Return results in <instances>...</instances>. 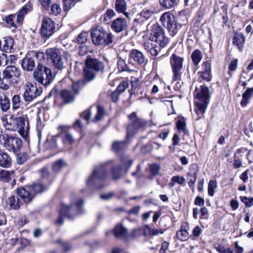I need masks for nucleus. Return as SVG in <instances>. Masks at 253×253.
<instances>
[{"mask_svg":"<svg viewBox=\"0 0 253 253\" xmlns=\"http://www.w3.org/2000/svg\"><path fill=\"white\" fill-rule=\"evenodd\" d=\"M84 203L83 199H80L76 202L71 201L70 205L62 203L59 217L55 220V223L57 225H62L64 223V217L72 220L77 215L83 213Z\"/></svg>","mask_w":253,"mask_h":253,"instance_id":"obj_1","label":"nucleus"},{"mask_svg":"<svg viewBox=\"0 0 253 253\" xmlns=\"http://www.w3.org/2000/svg\"><path fill=\"white\" fill-rule=\"evenodd\" d=\"M2 122L5 128L8 130L17 131L19 134L25 139H27L29 126L25 124V120L23 117L14 118L12 115H6L2 117Z\"/></svg>","mask_w":253,"mask_h":253,"instance_id":"obj_2","label":"nucleus"},{"mask_svg":"<svg viewBox=\"0 0 253 253\" xmlns=\"http://www.w3.org/2000/svg\"><path fill=\"white\" fill-rule=\"evenodd\" d=\"M113 162V160H110L95 167L86 180L87 186L90 188L102 189L104 187V181L107 177V166Z\"/></svg>","mask_w":253,"mask_h":253,"instance_id":"obj_3","label":"nucleus"},{"mask_svg":"<svg viewBox=\"0 0 253 253\" xmlns=\"http://www.w3.org/2000/svg\"><path fill=\"white\" fill-rule=\"evenodd\" d=\"M47 189V186L42 183H34L25 187H21L16 190V194L26 204L31 203L35 196Z\"/></svg>","mask_w":253,"mask_h":253,"instance_id":"obj_4","label":"nucleus"},{"mask_svg":"<svg viewBox=\"0 0 253 253\" xmlns=\"http://www.w3.org/2000/svg\"><path fill=\"white\" fill-rule=\"evenodd\" d=\"M85 64L84 76L85 82L93 81L96 77V73H102L104 70V64L96 58L88 57L85 61Z\"/></svg>","mask_w":253,"mask_h":253,"instance_id":"obj_5","label":"nucleus"},{"mask_svg":"<svg viewBox=\"0 0 253 253\" xmlns=\"http://www.w3.org/2000/svg\"><path fill=\"white\" fill-rule=\"evenodd\" d=\"M34 79L45 86L49 85L53 80L51 70L41 64H38L36 70L33 72Z\"/></svg>","mask_w":253,"mask_h":253,"instance_id":"obj_6","label":"nucleus"},{"mask_svg":"<svg viewBox=\"0 0 253 253\" xmlns=\"http://www.w3.org/2000/svg\"><path fill=\"white\" fill-rule=\"evenodd\" d=\"M130 121L126 127V138L132 137L139 129L144 128L147 126L148 122L137 117L135 112H133L128 116Z\"/></svg>","mask_w":253,"mask_h":253,"instance_id":"obj_7","label":"nucleus"},{"mask_svg":"<svg viewBox=\"0 0 253 253\" xmlns=\"http://www.w3.org/2000/svg\"><path fill=\"white\" fill-rule=\"evenodd\" d=\"M47 55L51 58L54 68L58 70H62L66 68L67 57L58 48H50L46 50Z\"/></svg>","mask_w":253,"mask_h":253,"instance_id":"obj_8","label":"nucleus"},{"mask_svg":"<svg viewBox=\"0 0 253 253\" xmlns=\"http://www.w3.org/2000/svg\"><path fill=\"white\" fill-rule=\"evenodd\" d=\"M194 96L197 100L195 104L198 111H205L210 100L209 88L203 85L196 88Z\"/></svg>","mask_w":253,"mask_h":253,"instance_id":"obj_9","label":"nucleus"},{"mask_svg":"<svg viewBox=\"0 0 253 253\" xmlns=\"http://www.w3.org/2000/svg\"><path fill=\"white\" fill-rule=\"evenodd\" d=\"M158 26L155 25L151 33L149 40L144 44V48L152 56H157L158 50Z\"/></svg>","mask_w":253,"mask_h":253,"instance_id":"obj_10","label":"nucleus"},{"mask_svg":"<svg viewBox=\"0 0 253 253\" xmlns=\"http://www.w3.org/2000/svg\"><path fill=\"white\" fill-rule=\"evenodd\" d=\"M2 144L7 150L14 153L18 152L22 146L20 138L7 133L5 136Z\"/></svg>","mask_w":253,"mask_h":253,"instance_id":"obj_11","label":"nucleus"},{"mask_svg":"<svg viewBox=\"0 0 253 253\" xmlns=\"http://www.w3.org/2000/svg\"><path fill=\"white\" fill-rule=\"evenodd\" d=\"M42 92L41 87H38L36 84L27 83L25 86L23 97L26 101H31L33 99L40 96Z\"/></svg>","mask_w":253,"mask_h":253,"instance_id":"obj_12","label":"nucleus"},{"mask_svg":"<svg viewBox=\"0 0 253 253\" xmlns=\"http://www.w3.org/2000/svg\"><path fill=\"white\" fill-rule=\"evenodd\" d=\"M39 55L43 56L42 53H36L35 51L32 52L26 55V56L21 60V65L22 69L27 71H32L35 67V58Z\"/></svg>","mask_w":253,"mask_h":253,"instance_id":"obj_13","label":"nucleus"},{"mask_svg":"<svg viewBox=\"0 0 253 253\" xmlns=\"http://www.w3.org/2000/svg\"><path fill=\"white\" fill-rule=\"evenodd\" d=\"M55 31V24L54 22L50 18L44 17L41 28L42 36L49 38L54 34Z\"/></svg>","mask_w":253,"mask_h":253,"instance_id":"obj_14","label":"nucleus"},{"mask_svg":"<svg viewBox=\"0 0 253 253\" xmlns=\"http://www.w3.org/2000/svg\"><path fill=\"white\" fill-rule=\"evenodd\" d=\"M2 73L10 79L12 84H16L19 83L21 73L19 69L15 66H7Z\"/></svg>","mask_w":253,"mask_h":253,"instance_id":"obj_15","label":"nucleus"},{"mask_svg":"<svg viewBox=\"0 0 253 253\" xmlns=\"http://www.w3.org/2000/svg\"><path fill=\"white\" fill-rule=\"evenodd\" d=\"M106 31L102 27L98 26L91 32L92 42L96 45H101L104 41Z\"/></svg>","mask_w":253,"mask_h":253,"instance_id":"obj_16","label":"nucleus"},{"mask_svg":"<svg viewBox=\"0 0 253 253\" xmlns=\"http://www.w3.org/2000/svg\"><path fill=\"white\" fill-rule=\"evenodd\" d=\"M157 234H158V229H151L148 225H146L144 228L134 229L131 233L130 236L135 238L141 235L153 236Z\"/></svg>","mask_w":253,"mask_h":253,"instance_id":"obj_17","label":"nucleus"},{"mask_svg":"<svg viewBox=\"0 0 253 253\" xmlns=\"http://www.w3.org/2000/svg\"><path fill=\"white\" fill-rule=\"evenodd\" d=\"M112 30L119 33L126 30L127 28L126 20L123 18H117L114 20L111 25Z\"/></svg>","mask_w":253,"mask_h":253,"instance_id":"obj_18","label":"nucleus"},{"mask_svg":"<svg viewBox=\"0 0 253 253\" xmlns=\"http://www.w3.org/2000/svg\"><path fill=\"white\" fill-rule=\"evenodd\" d=\"M160 21L164 27L170 31L173 29L174 24V16L170 12L164 13L161 16Z\"/></svg>","mask_w":253,"mask_h":253,"instance_id":"obj_19","label":"nucleus"},{"mask_svg":"<svg viewBox=\"0 0 253 253\" xmlns=\"http://www.w3.org/2000/svg\"><path fill=\"white\" fill-rule=\"evenodd\" d=\"M129 56L135 62L139 65H144L147 62V60L143 53L137 49L131 50Z\"/></svg>","mask_w":253,"mask_h":253,"instance_id":"obj_20","label":"nucleus"},{"mask_svg":"<svg viewBox=\"0 0 253 253\" xmlns=\"http://www.w3.org/2000/svg\"><path fill=\"white\" fill-rule=\"evenodd\" d=\"M14 40L10 37L3 38L0 40V50L6 52H11L13 49Z\"/></svg>","mask_w":253,"mask_h":253,"instance_id":"obj_21","label":"nucleus"},{"mask_svg":"<svg viewBox=\"0 0 253 253\" xmlns=\"http://www.w3.org/2000/svg\"><path fill=\"white\" fill-rule=\"evenodd\" d=\"M120 160L122 169L125 170L126 173H127L129 168L133 163V160L130 158L128 156L125 154H123L120 156Z\"/></svg>","mask_w":253,"mask_h":253,"instance_id":"obj_22","label":"nucleus"},{"mask_svg":"<svg viewBox=\"0 0 253 253\" xmlns=\"http://www.w3.org/2000/svg\"><path fill=\"white\" fill-rule=\"evenodd\" d=\"M189 228V226L187 223L181 225L180 229L176 232V237L179 240L185 241L188 239L189 233L187 230Z\"/></svg>","mask_w":253,"mask_h":253,"instance_id":"obj_23","label":"nucleus"},{"mask_svg":"<svg viewBox=\"0 0 253 253\" xmlns=\"http://www.w3.org/2000/svg\"><path fill=\"white\" fill-rule=\"evenodd\" d=\"M11 164V159L9 155L0 149V166L7 168L10 167Z\"/></svg>","mask_w":253,"mask_h":253,"instance_id":"obj_24","label":"nucleus"},{"mask_svg":"<svg viewBox=\"0 0 253 253\" xmlns=\"http://www.w3.org/2000/svg\"><path fill=\"white\" fill-rule=\"evenodd\" d=\"M113 234L117 238H124L127 234V229L121 224H117L113 230Z\"/></svg>","mask_w":253,"mask_h":253,"instance_id":"obj_25","label":"nucleus"},{"mask_svg":"<svg viewBox=\"0 0 253 253\" xmlns=\"http://www.w3.org/2000/svg\"><path fill=\"white\" fill-rule=\"evenodd\" d=\"M60 95L65 103H69L74 101L76 95L74 92L67 89L62 90Z\"/></svg>","mask_w":253,"mask_h":253,"instance_id":"obj_26","label":"nucleus"},{"mask_svg":"<svg viewBox=\"0 0 253 253\" xmlns=\"http://www.w3.org/2000/svg\"><path fill=\"white\" fill-rule=\"evenodd\" d=\"M183 59L173 54L171 58L172 70H181L182 67Z\"/></svg>","mask_w":253,"mask_h":253,"instance_id":"obj_27","label":"nucleus"},{"mask_svg":"<svg viewBox=\"0 0 253 253\" xmlns=\"http://www.w3.org/2000/svg\"><path fill=\"white\" fill-rule=\"evenodd\" d=\"M253 95V87H248L242 95V100L241 102V105L242 106H246Z\"/></svg>","mask_w":253,"mask_h":253,"instance_id":"obj_28","label":"nucleus"},{"mask_svg":"<svg viewBox=\"0 0 253 253\" xmlns=\"http://www.w3.org/2000/svg\"><path fill=\"white\" fill-rule=\"evenodd\" d=\"M145 171L149 173L148 178L153 179L155 176L158 174V164L156 163L149 164L148 168L146 169Z\"/></svg>","mask_w":253,"mask_h":253,"instance_id":"obj_29","label":"nucleus"},{"mask_svg":"<svg viewBox=\"0 0 253 253\" xmlns=\"http://www.w3.org/2000/svg\"><path fill=\"white\" fill-rule=\"evenodd\" d=\"M8 201L10 208L13 210L19 209L22 205V202L19 198L14 195L9 197L8 199Z\"/></svg>","mask_w":253,"mask_h":253,"instance_id":"obj_30","label":"nucleus"},{"mask_svg":"<svg viewBox=\"0 0 253 253\" xmlns=\"http://www.w3.org/2000/svg\"><path fill=\"white\" fill-rule=\"evenodd\" d=\"M115 8L117 11L119 13H124L126 16H128L127 13L126 12L127 6L125 0H116Z\"/></svg>","mask_w":253,"mask_h":253,"instance_id":"obj_31","label":"nucleus"},{"mask_svg":"<svg viewBox=\"0 0 253 253\" xmlns=\"http://www.w3.org/2000/svg\"><path fill=\"white\" fill-rule=\"evenodd\" d=\"M13 84L10 79L2 73L1 76H0V88L6 90Z\"/></svg>","mask_w":253,"mask_h":253,"instance_id":"obj_32","label":"nucleus"},{"mask_svg":"<svg viewBox=\"0 0 253 253\" xmlns=\"http://www.w3.org/2000/svg\"><path fill=\"white\" fill-rule=\"evenodd\" d=\"M130 138L128 139L126 137V140L124 141H115L112 144V148L113 151L115 152H119L122 150H123L126 146L127 141H128Z\"/></svg>","mask_w":253,"mask_h":253,"instance_id":"obj_33","label":"nucleus"},{"mask_svg":"<svg viewBox=\"0 0 253 253\" xmlns=\"http://www.w3.org/2000/svg\"><path fill=\"white\" fill-rule=\"evenodd\" d=\"M245 41V38L242 34H237L233 39V43L238 48L241 50Z\"/></svg>","mask_w":253,"mask_h":253,"instance_id":"obj_34","label":"nucleus"},{"mask_svg":"<svg viewBox=\"0 0 253 253\" xmlns=\"http://www.w3.org/2000/svg\"><path fill=\"white\" fill-rule=\"evenodd\" d=\"M117 66L120 72H130L132 71L130 69L129 65L126 64L125 60L121 58H120L118 60Z\"/></svg>","mask_w":253,"mask_h":253,"instance_id":"obj_35","label":"nucleus"},{"mask_svg":"<svg viewBox=\"0 0 253 253\" xmlns=\"http://www.w3.org/2000/svg\"><path fill=\"white\" fill-rule=\"evenodd\" d=\"M187 177L189 180L188 184L190 188L193 191L194 189V185L197 180V172L190 170L187 174Z\"/></svg>","mask_w":253,"mask_h":253,"instance_id":"obj_36","label":"nucleus"},{"mask_svg":"<svg viewBox=\"0 0 253 253\" xmlns=\"http://www.w3.org/2000/svg\"><path fill=\"white\" fill-rule=\"evenodd\" d=\"M31 8V4L29 3L26 4L20 10L17 16V21L18 22H21L23 20L24 16L30 11Z\"/></svg>","mask_w":253,"mask_h":253,"instance_id":"obj_37","label":"nucleus"},{"mask_svg":"<svg viewBox=\"0 0 253 253\" xmlns=\"http://www.w3.org/2000/svg\"><path fill=\"white\" fill-rule=\"evenodd\" d=\"M111 173L114 180L119 179L122 176L121 168L119 166L112 167Z\"/></svg>","mask_w":253,"mask_h":253,"instance_id":"obj_38","label":"nucleus"},{"mask_svg":"<svg viewBox=\"0 0 253 253\" xmlns=\"http://www.w3.org/2000/svg\"><path fill=\"white\" fill-rule=\"evenodd\" d=\"M66 163L62 159L58 160L53 163L52 166V171L54 173H57L60 171L61 169L66 166Z\"/></svg>","mask_w":253,"mask_h":253,"instance_id":"obj_39","label":"nucleus"},{"mask_svg":"<svg viewBox=\"0 0 253 253\" xmlns=\"http://www.w3.org/2000/svg\"><path fill=\"white\" fill-rule=\"evenodd\" d=\"M47 11L50 15L57 16L61 13V8L59 4L53 3L49 6V10Z\"/></svg>","mask_w":253,"mask_h":253,"instance_id":"obj_40","label":"nucleus"},{"mask_svg":"<svg viewBox=\"0 0 253 253\" xmlns=\"http://www.w3.org/2000/svg\"><path fill=\"white\" fill-rule=\"evenodd\" d=\"M176 127L179 131H182L186 134L188 130L186 129V121L184 118L182 117L178 119L176 122Z\"/></svg>","mask_w":253,"mask_h":253,"instance_id":"obj_41","label":"nucleus"},{"mask_svg":"<svg viewBox=\"0 0 253 253\" xmlns=\"http://www.w3.org/2000/svg\"><path fill=\"white\" fill-rule=\"evenodd\" d=\"M191 58L195 65H198L202 59V54L199 50H194L191 55Z\"/></svg>","mask_w":253,"mask_h":253,"instance_id":"obj_42","label":"nucleus"},{"mask_svg":"<svg viewBox=\"0 0 253 253\" xmlns=\"http://www.w3.org/2000/svg\"><path fill=\"white\" fill-rule=\"evenodd\" d=\"M13 172H10L6 170H0V180L4 182H8L11 179Z\"/></svg>","mask_w":253,"mask_h":253,"instance_id":"obj_43","label":"nucleus"},{"mask_svg":"<svg viewBox=\"0 0 253 253\" xmlns=\"http://www.w3.org/2000/svg\"><path fill=\"white\" fill-rule=\"evenodd\" d=\"M12 105L13 110L18 109L19 108L23 109L22 106V103L20 101V98L19 95H15L12 99Z\"/></svg>","mask_w":253,"mask_h":253,"instance_id":"obj_44","label":"nucleus"},{"mask_svg":"<svg viewBox=\"0 0 253 253\" xmlns=\"http://www.w3.org/2000/svg\"><path fill=\"white\" fill-rule=\"evenodd\" d=\"M85 80H79L76 83H73L72 85V89L74 93L77 95L81 88L84 85Z\"/></svg>","mask_w":253,"mask_h":253,"instance_id":"obj_45","label":"nucleus"},{"mask_svg":"<svg viewBox=\"0 0 253 253\" xmlns=\"http://www.w3.org/2000/svg\"><path fill=\"white\" fill-rule=\"evenodd\" d=\"M104 41L103 43L101 44V45L103 46H106L109 45L110 44L112 43L114 40V35L110 32H105V36H104Z\"/></svg>","mask_w":253,"mask_h":253,"instance_id":"obj_46","label":"nucleus"},{"mask_svg":"<svg viewBox=\"0 0 253 253\" xmlns=\"http://www.w3.org/2000/svg\"><path fill=\"white\" fill-rule=\"evenodd\" d=\"M16 154V162L19 165L23 164L28 159V155L26 153H19Z\"/></svg>","mask_w":253,"mask_h":253,"instance_id":"obj_47","label":"nucleus"},{"mask_svg":"<svg viewBox=\"0 0 253 253\" xmlns=\"http://www.w3.org/2000/svg\"><path fill=\"white\" fill-rule=\"evenodd\" d=\"M44 112H38L37 113V135L40 140L42 137V130L40 128H39V126L41 125L42 120L41 119V115H43Z\"/></svg>","mask_w":253,"mask_h":253,"instance_id":"obj_48","label":"nucleus"},{"mask_svg":"<svg viewBox=\"0 0 253 253\" xmlns=\"http://www.w3.org/2000/svg\"><path fill=\"white\" fill-rule=\"evenodd\" d=\"M241 152V150L240 149H238L236 150L234 156V163H233V167L235 169H238L242 166V159L239 158L238 156H237V154H239Z\"/></svg>","mask_w":253,"mask_h":253,"instance_id":"obj_49","label":"nucleus"},{"mask_svg":"<svg viewBox=\"0 0 253 253\" xmlns=\"http://www.w3.org/2000/svg\"><path fill=\"white\" fill-rule=\"evenodd\" d=\"M161 39L159 45L161 47H165L169 42V40L164 36V32L163 29L159 27V39Z\"/></svg>","mask_w":253,"mask_h":253,"instance_id":"obj_50","label":"nucleus"},{"mask_svg":"<svg viewBox=\"0 0 253 253\" xmlns=\"http://www.w3.org/2000/svg\"><path fill=\"white\" fill-rule=\"evenodd\" d=\"M159 2L162 6L167 9L170 8L176 4V0H160Z\"/></svg>","mask_w":253,"mask_h":253,"instance_id":"obj_51","label":"nucleus"},{"mask_svg":"<svg viewBox=\"0 0 253 253\" xmlns=\"http://www.w3.org/2000/svg\"><path fill=\"white\" fill-rule=\"evenodd\" d=\"M10 103L9 100L4 97L3 99H1L0 101V106L2 111H7L10 108Z\"/></svg>","mask_w":253,"mask_h":253,"instance_id":"obj_52","label":"nucleus"},{"mask_svg":"<svg viewBox=\"0 0 253 253\" xmlns=\"http://www.w3.org/2000/svg\"><path fill=\"white\" fill-rule=\"evenodd\" d=\"M62 141L64 143L71 144L74 142L75 139L72 133L66 132L62 137Z\"/></svg>","mask_w":253,"mask_h":253,"instance_id":"obj_53","label":"nucleus"},{"mask_svg":"<svg viewBox=\"0 0 253 253\" xmlns=\"http://www.w3.org/2000/svg\"><path fill=\"white\" fill-rule=\"evenodd\" d=\"M217 187V182L215 180H210L208 184V194L210 196L214 195V190Z\"/></svg>","mask_w":253,"mask_h":253,"instance_id":"obj_54","label":"nucleus"},{"mask_svg":"<svg viewBox=\"0 0 253 253\" xmlns=\"http://www.w3.org/2000/svg\"><path fill=\"white\" fill-rule=\"evenodd\" d=\"M88 34L86 32H82L80 34L77 38V41L79 43H84L87 40Z\"/></svg>","mask_w":253,"mask_h":253,"instance_id":"obj_55","label":"nucleus"},{"mask_svg":"<svg viewBox=\"0 0 253 253\" xmlns=\"http://www.w3.org/2000/svg\"><path fill=\"white\" fill-rule=\"evenodd\" d=\"M56 243L59 244L63 248L65 252H69L72 249V247L67 242L63 241L59 239L56 241Z\"/></svg>","mask_w":253,"mask_h":253,"instance_id":"obj_56","label":"nucleus"},{"mask_svg":"<svg viewBox=\"0 0 253 253\" xmlns=\"http://www.w3.org/2000/svg\"><path fill=\"white\" fill-rule=\"evenodd\" d=\"M199 73L200 74L201 78L207 82H209L211 80V71H200Z\"/></svg>","mask_w":253,"mask_h":253,"instance_id":"obj_57","label":"nucleus"},{"mask_svg":"<svg viewBox=\"0 0 253 253\" xmlns=\"http://www.w3.org/2000/svg\"><path fill=\"white\" fill-rule=\"evenodd\" d=\"M160 106L163 107L164 106L166 105L167 107V109L169 110L170 109H173V104L172 100H165L163 98H160Z\"/></svg>","mask_w":253,"mask_h":253,"instance_id":"obj_58","label":"nucleus"},{"mask_svg":"<svg viewBox=\"0 0 253 253\" xmlns=\"http://www.w3.org/2000/svg\"><path fill=\"white\" fill-rule=\"evenodd\" d=\"M64 4V10H69L73 6L76 2V0H62Z\"/></svg>","mask_w":253,"mask_h":253,"instance_id":"obj_59","label":"nucleus"},{"mask_svg":"<svg viewBox=\"0 0 253 253\" xmlns=\"http://www.w3.org/2000/svg\"><path fill=\"white\" fill-rule=\"evenodd\" d=\"M216 250L219 253H233V251L229 248H225L224 247L221 245H218L215 247Z\"/></svg>","mask_w":253,"mask_h":253,"instance_id":"obj_60","label":"nucleus"},{"mask_svg":"<svg viewBox=\"0 0 253 253\" xmlns=\"http://www.w3.org/2000/svg\"><path fill=\"white\" fill-rule=\"evenodd\" d=\"M41 175L42 178L47 179L50 176V172L49 171L47 167L45 166L40 170Z\"/></svg>","mask_w":253,"mask_h":253,"instance_id":"obj_61","label":"nucleus"},{"mask_svg":"<svg viewBox=\"0 0 253 253\" xmlns=\"http://www.w3.org/2000/svg\"><path fill=\"white\" fill-rule=\"evenodd\" d=\"M241 201L245 204L247 207H250L253 205V198H249L247 197H241Z\"/></svg>","mask_w":253,"mask_h":253,"instance_id":"obj_62","label":"nucleus"},{"mask_svg":"<svg viewBox=\"0 0 253 253\" xmlns=\"http://www.w3.org/2000/svg\"><path fill=\"white\" fill-rule=\"evenodd\" d=\"M38 1L44 10H49V5L51 3L52 0H38Z\"/></svg>","mask_w":253,"mask_h":253,"instance_id":"obj_63","label":"nucleus"},{"mask_svg":"<svg viewBox=\"0 0 253 253\" xmlns=\"http://www.w3.org/2000/svg\"><path fill=\"white\" fill-rule=\"evenodd\" d=\"M169 243L167 241L162 243L159 253H168L169 252Z\"/></svg>","mask_w":253,"mask_h":253,"instance_id":"obj_64","label":"nucleus"}]
</instances>
